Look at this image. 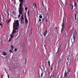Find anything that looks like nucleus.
Here are the masks:
<instances>
[{
	"label": "nucleus",
	"mask_w": 78,
	"mask_h": 78,
	"mask_svg": "<svg viewBox=\"0 0 78 78\" xmlns=\"http://www.w3.org/2000/svg\"><path fill=\"white\" fill-rule=\"evenodd\" d=\"M19 27V20H16V23H13V30L11 34H10L11 37L9 40V42H10L12 39L13 38V37L14 36V34L16 33V30H18Z\"/></svg>",
	"instance_id": "f257e3e1"
},
{
	"label": "nucleus",
	"mask_w": 78,
	"mask_h": 78,
	"mask_svg": "<svg viewBox=\"0 0 78 78\" xmlns=\"http://www.w3.org/2000/svg\"><path fill=\"white\" fill-rule=\"evenodd\" d=\"M21 9H19V14L18 15V18H20V17L21 16V17L20 19L21 20V23H24V18H23V14L22 11H23V9L21 8Z\"/></svg>",
	"instance_id": "f03ea898"
},
{
	"label": "nucleus",
	"mask_w": 78,
	"mask_h": 78,
	"mask_svg": "<svg viewBox=\"0 0 78 78\" xmlns=\"http://www.w3.org/2000/svg\"><path fill=\"white\" fill-rule=\"evenodd\" d=\"M64 23H66V18H65V17L64 16L63 22L62 24V28L61 31V33H62L63 31V29L64 28Z\"/></svg>",
	"instance_id": "7ed1b4c3"
},
{
	"label": "nucleus",
	"mask_w": 78,
	"mask_h": 78,
	"mask_svg": "<svg viewBox=\"0 0 78 78\" xmlns=\"http://www.w3.org/2000/svg\"><path fill=\"white\" fill-rule=\"evenodd\" d=\"M20 4L19 7L20 9H22L21 8H22V4H23V0H20Z\"/></svg>",
	"instance_id": "20e7f679"
},
{
	"label": "nucleus",
	"mask_w": 78,
	"mask_h": 78,
	"mask_svg": "<svg viewBox=\"0 0 78 78\" xmlns=\"http://www.w3.org/2000/svg\"><path fill=\"white\" fill-rule=\"evenodd\" d=\"M67 73H68V72L67 73V72L66 71H65V73L64 74V78H67L68 77V78H69V77L67 75Z\"/></svg>",
	"instance_id": "39448f33"
},
{
	"label": "nucleus",
	"mask_w": 78,
	"mask_h": 78,
	"mask_svg": "<svg viewBox=\"0 0 78 78\" xmlns=\"http://www.w3.org/2000/svg\"><path fill=\"white\" fill-rule=\"evenodd\" d=\"M25 23H26V24H27V23H28V20H27V17L26 16V15H25Z\"/></svg>",
	"instance_id": "423d86ee"
},
{
	"label": "nucleus",
	"mask_w": 78,
	"mask_h": 78,
	"mask_svg": "<svg viewBox=\"0 0 78 78\" xmlns=\"http://www.w3.org/2000/svg\"><path fill=\"white\" fill-rule=\"evenodd\" d=\"M76 34L74 33L73 35V39H74V41H75V38H76Z\"/></svg>",
	"instance_id": "0eeeda50"
},
{
	"label": "nucleus",
	"mask_w": 78,
	"mask_h": 78,
	"mask_svg": "<svg viewBox=\"0 0 78 78\" xmlns=\"http://www.w3.org/2000/svg\"><path fill=\"white\" fill-rule=\"evenodd\" d=\"M47 34V30H46L44 32V37H45V36H46V34Z\"/></svg>",
	"instance_id": "6e6552de"
},
{
	"label": "nucleus",
	"mask_w": 78,
	"mask_h": 78,
	"mask_svg": "<svg viewBox=\"0 0 78 78\" xmlns=\"http://www.w3.org/2000/svg\"><path fill=\"white\" fill-rule=\"evenodd\" d=\"M2 55L3 56H6L7 55V53L5 52H3V53H2Z\"/></svg>",
	"instance_id": "1a4fd4ad"
},
{
	"label": "nucleus",
	"mask_w": 78,
	"mask_h": 78,
	"mask_svg": "<svg viewBox=\"0 0 78 78\" xmlns=\"http://www.w3.org/2000/svg\"><path fill=\"white\" fill-rule=\"evenodd\" d=\"M4 11H5L6 12V13H7L8 15V14H9L8 12V11L7 10V8H6V9H5Z\"/></svg>",
	"instance_id": "9d476101"
},
{
	"label": "nucleus",
	"mask_w": 78,
	"mask_h": 78,
	"mask_svg": "<svg viewBox=\"0 0 78 78\" xmlns=\"http://www.w3.org/2000/svg\"><path fill=\"white\" fill-rule=\"evenodd\" d=\"M39 17L40 19H42V15L41 14H40Z\"/></svg>",
	"instance_id": "9b49d317"
},
{
	"label": "nucleus",
	"mask_w": 78,
	"mask_h": 78,
	"mask_svg": "<svg viewBox=\"0 0 78 78\" xmlns=\"http://www.w3.org/2000/svg\"><path fill=\"white\" fill-rule=\"evenodd\" d=\"M70 7L71 8V9H73V5H72Z\"/></svg>",
	"instance_id": "f8f14e48"
},
{
	"label": "nucleus",
	"mask_w": 78,
	"mask_h": 78,
	"mask_svg": "<svg viewBox=\"0 0 78 78\" xmlns=\"http://www.w3.org/2000/svg\"><path fill=\"white\" fill-rule=\"evenodd\" d=\"M11 50H13V49L14 48V47H13V46L11 45Z\"/></svg>",
	"instance_id": "ddd939ff"
},
{
	"label": "nucleus",
	"mask_w": 78,
	"mask_h": 78,
	"mask_svg": "<svg viewBox=\"0 0 78 78\" xmlns=\"http://www.w3.org/2000/svg\"><path fill=\"white\" fill-rule=\"evenodd\" d=\"M48 64L49 66V67H50V61H49L48 62Z\"/></svg>",
	"instance_id": "4468645a"
},
{
	"label": "nucleus",
	"mask_w": 78,
	"mask_h": 78,
	"mask_svg": "<svg viewBox=\"0 0 78 78\" xmlns=\"http://www.w3.org/2000/svg\"><path fill=\"white\" fill-rule=\"evenodd\" d=\"M11 20L10 19L8 21H7V24H8L9 23V22H11Z\"/></svg>",
	"instance_id": "2eb2a0df"
},
{
	"label": "nucleus",
	"mask_w": 78,
	"mask_h": 78,
	"mask_svg": "<svg viewBox=\"0 0 78 78\" xmlns=\"http://www.w3.org/2000/svg\"><path fill=\"white\" fill-rule=\"evenodd\" d=\"M70 55H69L68 57L67 58V60H68V61H69V57H70Z\"/></svg>",
	"instance_id": "dca6fc26"
},
{
	"label": "nucleus",
	"mask_w": 78,
	"mask_h": 78,
	"mask_svg": "<svg viewBox=\"0 0 78 78\" xmlns=\"http://www.w3.org/2000/svg\"><path fill=\"white\" fill-rule=\"evenodd\" d=\"M76 5H77V3H76V2H75L74 7H75V6H76Z\"/></svg>",
	"instance_id": "f3484780"
},
{
	"label": "nucleus",
	"mask_w": 78,
	"mask_h": 78,
	"mask_svg": "<svg viewBox=\"0 0 78 78\" xmlns=\"http://www.w3.org/2000/svg\"><path fill=\"white\" fill-rule=\"evenodd\" d=\"M44 74V72H43L42 73H41V77H42V76H43V75Z\"/></svg>",
	"instance_id": "a211bd4d"
},
{
	"label": "nucleus",
	"mask_w": 78,
	"mask_h": 78,
	"mask_svg": "<svg viewBox=\"0 0 78 78\" xmlns=\"http://www.w3.org/2000/svg\"><path fill=\"white\" fill-rule=\"evenodd\" d=\"M2 21V16L0 15V21Z\"/></svg>",
	"instance_id": "6ab92c4d"
},
{
	"label": "nucleus",
	"mask_w": 78,
	"mask_h": 78,
	"mask_svg": "<svg viewBox=\"0 0 78 78\" xmlns=\"http://www.w3.org/2000/svg\"><path fill=\"white\" fill-rule=\"evenodd\" d=\"M61 60H59L58 62V64H59L60 63H61Z\"/></svg>",
	"instance_id": "aec40b11"
},
{
	"label": "nucleus",
	"mask_w": 78,
	"mask_h": 78,
	"mask_svg": "<svg viewBox=\"0 0 78 78\" xmlns=\"http://www.w3.org/2000/svg\"><path fill=\"white\" fill-rule=\"evenodd\" d=\"M29 12H30V11L28 10L27 12V15L28 16H29Z\"/></svg>",
	"instance_id": "412c9836"
},
{
	"label": "nucleus",
	"mask_w": 78,
	"mask_h": 78,
	"mask_svg": "<svg viewBox=\"0 0 78 78\" xmlns=\"http://www.w3.org/2000/svg\"><path fill=\"white\" fill-rule=\"evenodd\" d=\"M5 18H7V15H6V14L5 13Z\"/></svg>",
	"instance_id": "4be33fe9"
},
{
	"label": "nucleus",
	"mask_w": 78,
	"mask_h": 78,
	"mask_svg": "<svg viewBox=\"0 0 78 78\" xmlns=\"http://www.w3.org/2000/svg\"><path fill=\"white\" fill-rule=\"evenodd\" d=\"M42 21L43 22H44L45 21V18H44L43 19H42Z\"/></svg>",
	"instance_id": "5701e85b"
},
{
	"label": "nucleus",
	"mask_w": 78,
	"mask_h": 78,
	"mask_svg": "<svg viewBox=\"0 0 78 78\" xmlns=\"http://www.w3.org/2000/svg\"><path fill=\"white\" fill-rule=\"evenodd\" d=\"M39 73H40V72H39V73H39V74H38V76H39V78H41V76H40V74Z\"/></svg>",
	"instance_id": "b1692460"
},
{
	"label": "nucleus",
	"mask_w": 78,
	"mask_h": 78,
	"mask_svg": "<svg viewBox=\"0 0 78 78\" xmlns=\"http://www.w3.org/2000/svg\"><path fill=\"white\" fill-rule=\"evenodd\" d=\"M41 66H40V69H41V71H42V72H43V70H42V68H41Z\"/></svg>",
	"instance_id": "393cba45"
},
{
	"label": "nucleus",
	"mask_w": 78,
	"mask_h": 78,
	"mask_svg": "<svg viewBox=\"0 0 78 78\" xmlns=\"http://www.w3.org/2000/svg\"><path fill=\"white\" fill-rule=\"evenodd\" d=\"M28 9V8L27 7H25V10H27Z\"/></svg>",
	"instance_id": "a878e982"
},
{
	"label": "nucleus",
	"mask_w": 78,
	"mask_h": 78,
	"mask_svg": "<svg viewBox=\"0 0 78 78\" xmlns=\"http://www.w3.org/2000/svg\"><path fill=\"white\" fill-rule=\"evenodd\" d=\"M39 22H41V18H40L39 19Z\"/></svg>",
	"instance_id": "bb28decb"
},
{
	"label": "nucleus",
	"mask_w": 78,
	"mask_h": 78,
	"mask_svg": "<svg viewBox=\"0 0 78 78\" xmlns=\"http://www.w3.org/2000/svg\"><path fill=\"white\" fill-rule=\"evenodd\" d=\"M27 58H26L25 59V62H27Z\"/></svg>",
	"instance_id": "cd10ccee"
},
{
	"label": "nucleus",
	"mask_w": 78,
	"mask_h": 78,
	"mask_svg": "<svg viewBox=\"0 0 78 78\" xmlns=\"http://www.w3.org/2000/svg\"><path fill=\"white\" fill-rule=\"evenodd\" d=\"M10 52H11V53H13V51H12L11 50H10Z\"/></svg>",
	"instance_id": "c85d7f7f"
},
{
	"label": "nucleus",
	"mask_w": 78,
	"mask_h": 78,
	"mask_svg": "<svg viewBox=\"0 0 78 78\" xmlns=\"http://www.w3.org/2000/svg\"><path fill=\"white\" fill-rule=\"evenodd\" d=\"M17 48L15 49L14 51H17Z\"/></svg>",
	"instance_id": "c756f323"
},
{
	"label": "nucleus",
	"mask_w": 78,
	"mask_h": 78,
	"mask_svg": "<svg viewBox=\"0 0 78 78\" xmlns=\"http://www.w3.org/2000/svg\"><path fill=\"white\" fill-rule=\"evenodd\" d=\"M0 25L1 26V28H2V24L0 23Z\"/></svg>",
	"instance_id": "7c9ffc66"
},
{
	"label": "nucleus",
	"mask_w": 78,
	"mask_h": 78,
	"mask_svg": "<svg viewBox=\"0 0 78 78\" xmlns=\"http://www.w3.org/2000/svg\"><path fill=\"white\" fill-rule=\"evenodd\" d=\"M45 21L46 22H47V19H46L45 20Z\"/></svg>",
	"instance_id": "2f4dec72"
},
{
	"label": "nucleus",
	"mask_w": 78,
	"mask_h": 78,
	"mask_svg": "<svg viewBox=\"0 0 78 78\" xmlns=\"http://www.w3.org/2000/svg\"><path fill=\"white\" fill-rule=\"evenodd\" d=\"M75 17H76V14H75Z\"/></svg>",
	"instance_id": "473e14b6"
},
{
	"label": "nucleus",
	"mask_w": 78,
	"mask_h": 78,
	"mask_svg": "<svg viewBox=\"0 0 78 78\" xmlns=\"http://www.w3.org/2000/svg\"><path fill=\"white\" fill-rule=\"evenodd\" d=\"M3 76L2 75L1 76V78H3Z\"/></svg>",
	"instance_id": "72a5a7b5"
},
{
	"label": "nucleus",
	"mask_w": 78,
	"mask_h": 78,
	"mask_svg": "<svg viewBox=\"0 0 78 78\" xmlns=\"http://www.w3.org/2000/svg\"><path fill=\"white\" fill-rule=\"evenodd\" d=\"M7 76H8V78H9V75L8 74Z\"/></svg>",
	"instance_id": "f704fd0d"
},
{
	"label": "nucleus",
	"mask_w": 78,
	"mask_h": 78,
	"mask_svg": "<svg viewBox=\"0 0 78 78\" xmlns=\"http://www.w3.org/2000/svg\"><path fill=\"white\" fill-rule=\"evenodd\" d=\"M76 17H75V20H76Z\"/></svg>",
	"instance_id": "c9c22d12"
},
{
	"label": "nucleus",
	"mask_w": 78,
	"mask_h": 78,
	"mask_svg": "<svg viewBox=\"0 0 78 78\" xmlns=\"http://www.w3.org/2000/svg\"><path fill=\"white\" fill-rule=\"evenodd\" d=\"M35 7H36H36L37 6V5H36V4H35Z\"/></svg>",
	"instance_id": "e433bc0d"
},
{
	"label": "nucleus",
	"mask_w": 78,
	"mask_h": 78,
	"mask_svg": "<svg viewBox=\"0 0 78 78\" xmlns=\"http://www.w3.org/2000/svg\"><path fill=\"white\" fill-rule=\"evenodd\" d=\"M48 74H49V75H50V72H49L48 73Z\"/></svg>",
	"instance_id": "4c0bfd02"
},
{
	"label": "nucleus",
	"mask_w": 78,
	"mask_h": 78,
	"mask_svg": "<svg viewBox=\"0 0 78 78\" xmlns=\"http://www.w3.org/2000/svg\"><path fill=\"white\" fill-rule=\"evenodd\" d=\"M59 49V48H58V49L57 52H58V50Z\"/></svg>",
	"instance_id": "58836bf2"
},
{
	"label": "nucleus",
	"mask_w": 78,
	"mask_h": 78,
	"mask_svg": "<svg viewBox=\"0 0 78 78\" xmlns=\"http://www.w3.org/2000/svg\"><path fill=\"white\" fill-rule=\"evenodd\" d=\"M51 70H52L53 69V68H51Z\"/></svg>",
	"instance_id": "ea45409f"
},
{
	"label": "nucleus",
	"mask_w": 78,
	"mask_h": 78,
	"mask_svg": "<svg viewBox=\"0 0 78 78\" xmlns=\"http://www.w3.org/2000/svg\"><path fill=\"white\" fill-rule=\"evenodd\" d=\"M62 76H61V78H62Z\"/></svg>",
	"instance_id": "a19ab883"
},
{
	"label": "nucleus",
	"mask_w": 78,
	"mask_h": 78,
	"mask_svg": "<svg viewBox=\"0 0 78 78\" xmlns=\"http://www.w3.org/2000/svg\"><path fill=\"white\" fill-rule=\"evenodd\" d=\"M42 5L44 6V4H43V3L42 4Z\"/></svg>",
	"instance_id": "79ce46f5"
},
{
	"label": "nucleus",
	"mask_w": 78,
	"mask_h": 78,
	"mask_svg": "<svg viewBox=\"0 0 78 78\" xmlns=\"http://www.w3.org/2000/svg\"><path fill=\"white\" fill-rule=\"evenodd\" d=\"M13 0H12V2Z\"/></svg>",
	"instance_id": "37998d69"
},
{
	"label": "nucleus",
	"mask_w": 78,
	"mask_h": 78,
	"mask_svg": "<svg viewBox=\"0 0 78 78\" xmlns=\"http://www.w3.org/2000/svg\"><path fill=\"white\" fill-rule=\"evenodd\" d=\"M52 76H54V74H53V75H52Z\"/></svg>",
	"instance_id": "c03bdc74"
},
{
	"label": "nucleus",
	"mask_w": 78,
	"mask_h": 78,
	"mask_svg": "<svg viewBox=\"0 0 78 78\" xmlns=\"http://www.w3.org/2000/svg\"><path fill=\"white\" fill-rule=\"evenodd\" d=\"M52 76V74H51V76Z\"/></svg>",
	"instance_id": "a18cd8bd"
},
{
	"label": "nucleus",
	"mask_w": 78,
	"mask_h": 78,
	"mask_svg": "<svg viewBox=\"0 0 78 78\" xmlns=\"http://www.w3.org/2000/svg\"><path fill=\"white\" fill-rule=\"evenodd\" d=\"M44 46L45 47V45H44Z\"/></svg>",
	"instance_id": "49530a36"
},
{
	"label": "nucleus",
	"mask_w": 78,
	"mask_h": 78,
	"mask_svg": "<svg viewBox=\"0 0 78 78\" xmlns=\"http://www.w3.org/2000/svg\"><path fill=\"white\" fill-rule=\"evenodd\" d=\"M50 78H51V77H50Z\"/></svg>",
	"instance_id": "de8ad7c7"
}]
</instances>
